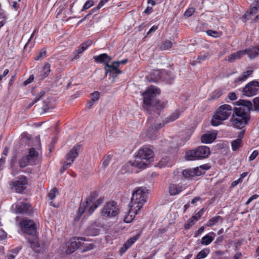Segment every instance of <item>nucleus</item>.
I'll return each mask as SVG.
<instances>
[{
  "instance_id": "f257e3e1",
  "label": "nucleus",
  "mask_w": 259,
  "mask_h": 259,
  "mask_svg": "<svg viewBox=\"0 0 259 259\" xmlns=\"http://www.w3.org/2000/svg\"><path fill=\"white\" fill-rule=\"evenodd\" d=\"M236 104L242 107L234 108L231 121L233 127L241 129L250 119L249 112L252 109V104L248 100H239Z\"/></svg>"
},
{
  "instance_id": "f03ea898",
  "label": "nucleus",
  "mask_w": 259,
  "mask_h": 259,
  "mask_svg": "<svg viewBox=\"0 0 259 259\" xmlns=\"http://www.w3.org/2000/svg\"><path fill=\"white\" fill-rule=\"evenodd\" d=\"M148 190L146 188L140 187L133 192L131 202L129 204L130 209L127 215L125 217L124 221L127 223L131 222L146 203L147 198Z\"/></svg>"
},
{
  "instance_id": "7ed1b4c3",
  "label": "nucleus",
  "mask_w": 259,
  "mask_h": 259,
  "mask_svg": "<svg viewBox=\"0 0 259 259\" xmlns=\"http://www.w3.org/2000/svg\"><path fill=\"white\" fill-rule=\"evenodd\" d=\"M154 153L149 147H144L139 150L135 160L130 163L138 168H144L153 160Z\"/></svg>"
},
{
  "instance_id": "20e7f679",
  "label": "nucleus",
  "mask_w": 259,
  "mask_h": 259,
  "mask_svg": "<svg viewBox=\"0 0 259 259\" xmlns=\"http://www.w3.org/2000/svg\"><path fill=\"white\" fill-rule=\"evenodd\" d=\"M232 107L230 105L225 104L221 106L218 111L213 116L211 122L213 126H218L222 122L226 120L231 114Z\"/></svg>"
},
{
  "instance_id": "39448f33",
  "label": "nucleus",
  "mask_w": 259,
  "mask_h": 259,
  "mask_svg": "<svg viewBox=\"0 0 259 259\" xmlns=\"http://www.w3.org/2000/svg\"><path fill=\"white\" fill-rule=\"evenodd\" d=\"M210 154V151L208 147L201 146L187 152L185 157L187 160H195L207 158Z\"/></svg>"
},
{
  "instance_id": "423d86ee",
  "label": "nucleus",
  "mask_w": 259,
  "mask_h": 259,
  "mask_svg": "<svg viewBox=\"0 0 259 259\" xmlns=\"http://www.w3.org/2000/svg\"><path fill=\"white\" fill-rule=\"evenodd\" d=\"M39 153L34 148H31L28 154L22 156L18 160V164L20 167L24 168L28 165H36L38 160Z\"/></svg>"
},
{
  "instance_id": "0eeeda50",
  "label": "nucleus",
  "mask_w": 259,
  "mask_h": 259,
  "mask_svg": "<svg viewBox=\"0 0 259 259\" xmlns=\"http://www.w3.org/2000/svg\"><path fill=\"white\" fill-rule=\"evenodd\" d=\"M119 212V209L116 202H109L106 203L101 211V216L104 219L114 217Z\"/></svg>"
},
{
  "instance_id": "6e6552de",
  "label": "nucleus",
  "mask_w": 259,
  "mask_h": 259,
  "mask_svg": "<svg viewBox=\"0 0 259 259\" xmlns=\"http://www.w3.org/2000/svg\"><path fill=\"white\" fill-rule=\"evenodd\" d=\"M160 94V90L154 86H150L147 91L143 94L144 97V107H150L153 102V98Z\"/></svg>"
},
{
  "instance_id": "1a4fd4ad",
  "label": "nucleus",
  "mask_w": 259,
  "mask_h": 259,
  "mask_svg": "<svg viewBox=\"0 0 259 259\" xmlns=\"http://www.w3.org/2000/svg\"><path fill=\"white\" fill-rule=\"evenodd\" d=\"M80 148V145H76L66 154L65 156L66 161L64 162L60 169L61 172L64 171L68 167L71 166L75 158L77 157Z\"/></svg>"
},
{
  "instance_id": "9d476101",
  "label": "nucleus",
  "mask_w": 259,
  "mask_h": 259,
  "mask_svg": "<svg viewBox=\"0 0 259 259\" xmlns=\"http://www.w3.org/2000/svg\"><path fill=\"white\" fill-rule=\"evenodd\" d=\"M27 179L25 176H21L16 180L10 182V186L12 190L17 193H22L27 185Z\"/></svg>"
},
{
  "instance_id": "9b49d317",
  "label": "nucleus",
  "mask_w": 259,
  "mask_h": 259,
  "mask_svg": "<svg viewBox=\"0 0 259 259\" xmlns=\"http://www.w3.org/2000/svg\"><path fill=\"white\" fill-rule=\"evenodd\" d=\"M21 230L24 233L30 235H34L36 232V227L32 220L24 219L20 223Z\"/></svg>"
},
{
  "instance_id": "f8f14e48",
  "label": "nucleus",
  "mask_w": 259,
  "mask_h": 259,
  "mask_svg": "<svg viewBox=\"0 0 259 259\" xmlns=\"http://www.w3.org/2000/svg\"><path fill=\"white\" fill-rule=\"evenodd\" d=\"M87 240L85 237H77L70 239L66 243V253L71 254L82 245L81 241H85Z\"/></svg>"
},
{
  "instance_id": "ddd939ff",
  "label": "nucleus",
  "mask_w": 259,
  "mask_h": 259,
  "mask_svg": "<svg viewBox=\"0 0 259 259\" xmlns=\"http://www.w3.org/2000/svg\"><path fill=\"white\" fill-rule=\"evenodd\" d=\"M258 88L259 82L256 80L252 81L242 89V94L246 97L253 96L257 93Z\"/></svg>"
},
{
  "instance_id": "4468645a",
  "label": "nucleus",
  "mask_w": 259,
  "mask_h": 259,
  "mask_svg": "<svg viewBox=\"0 0 259 259\" xmlns=\"http://www.w3.org/2000/svg\"><path fill=\"white\" fill-rule=\"evenodd\" d=\"M167 73L165 70L160 71L158 69H156L154 70L153 72L151 73L150 79H149V77L148 76H147L146 78L150 81L157 82L160 79L167 80Z\"/></svg>"
},
{
  "instance_id": "2eb2a0df",
  "label": "nucleus",
  "mask_w": 259,
  "mask_h": 259,
  "mask_svg": "<svg viewBox=\"0 0 259 259\" xmlns=\"http://www.w3.org/2000/svg\"><path fill=\"white\" fill-rule=\"evenodd\" d=\"M118 64L117 62H114L111 65H109L108 62H106L104 66V68L106 70V75L108 73L115 74V76H113V81H114L117 74L121 73V71L118 69L119 67Z\"/></svg>"
},
{
  "instance_id": "dca6fc26",
  "label": "nucleus",
  "mask_w": 259,
  "mask_h": 259,
  "mask_svg": "<svg viewBox=\"0 0 259 259\" xmlns=\"http://www.w3.org/2000/svg\"><path fill=\"white\" fill-rule=\"evenodd\" d=\"M102 225L100 223L95 222L89 226L85 231V234L88 236L98 235L100 231Z\"/></svg>"
},
{
  "instance_id": "f3484780",
  "label": "nucleus",
  "mask_w": 259,
  "mask_h": 259,
  "mask_svg": "<svg viewBox=\"0 0 259 259\" xmlns=\"http://www.w3.org/2000/svg\"><path fill=\"white\" fill-rule=\"evenodd\" d=\"M92 200L87 199L85 203L81 204L78 208L77 212V220H79L81 215L85 212H88L89 215V209L90 206H92Z\"/></svg>"
},
{
  "instance_id": "a211bd4d",
  "label": "nucleus",
  "mask_w": 259,
  "mask_h": 259,
  "mask_svg": "<svg viewBox=\"0 0 259 259\" xmlns=\"http://www.w3.org/2000/svg\"><path fill=\"white\" fill-rule=\"evenodd\" d=\"M164 126L163 124L160 123L157 126H154L149 127L146 132V136L150 140H154L156 137L157 131L158 129L162 128Z\"/></svg>"
},
{
  "instance_id": "6ab92c4d",
  "label": "nucleus",
  "mask_w": 259,
  "mask_h": 259,
  "mask_svg": "<svg viewBox=\"0 0 259 259\" xmlns=\"http://www.w3.org/2000/svg\"><path fill=\"white\" fill-rule=\"evenodd\" d=\"M184 189L185 187L182 185L171 184L169 186V193L170 195H176Z\"/></svg>"
},
{
  "instance_id": "aec40b11",
  "label": "nucleus",
  "mask_w": 259,
  "mask_h": 259,
  "mask_svg": "<svg viewBox=\"0 0 259 259\" xmlns=\"http://www.w3.org/2000/svg\"><path fill=\"white\" fill-rule=\"evenodd\" d=\"M253 6H251L249 11L246 12V13L242 16V19L244 22H245L247 20L250 19V17L257 12L259 6H257L254 4Z\"/></svg>"
},
{
  "instance_id": "412c9836",
  "label": "nucleus",
  "mask_w": 259,
  "mask_h": 259,
  "mask_svg": "<svg viewBox=\"0 0 259 259\" xmlns=\"http://www.w3.org/2000/svg\"><path fill=\"white\" fill-rule=\"evenodd\" d=\"M217 134L215 133H207L203 134L201 137V141L203 143H211L216 138Z\"/></svg>"
},
{
  "instance_id": "4be33fe9",
  "label": "nucleus",
  "mask_w": 259,
  "mask_h": 259,
  "mask_svg": "<svg viewBox=\"0 0 259 259\" xmlns=\"http://www.w3.org/2000/svg\"><path fill=\"white\" fill-rule=\"evenodd\" d=\"M30 207V205L29 203H20L16 206V212L22 214L27 213Z\"/></svg>"
},
{
  "instance_id": "5701e85b",
  "label": "nucleus",
  "mask_w": 259,
  "mask_h": 259,
  "mask_svg": "<svg viewBox=\"0 0 259 259\" xmlns=\"http://www.w3.org/2000/svg\"><path fill=\"white\" fill-rule=\"evenodd\" d=\"M247 53V50H242L236 53L231 54L228 56V61L230 62H233L237 59H240L244 54Z\"/></svg>"
},
{
  "instance_id": "b1692460",
  "label": "nucleus",
  "mask_w": 259,
  "mask_h": 259,
  "mask_svg": "<svg viewBox=\"0 0 259 259\" xmlns=\"http://www.w3.org/2000/svg\"><path fill=\"white\" fill-rule=\"evenodd\" d=\"M140 236V234H138L136 236L128 239L127 241L124 244L123 247L121 248V251L125 252L128 249Z\"/></svg>"
},
{
  "instance_id": "393cba45",
  "label": "nucleus",
  "mask_w": 259,
  "mask_h": 259,
  "mask_svg": "<svg viewBox=\"0 0 259 259\" xmlns=\"http://www.w3.org/2000/svg\"><path fill=\"white\" fill-rule=\"evenodd\" d=\"M94 59L96 62L98 63H105V64L106 62L109 63L112 59L111 57L106 54H102L99 56H94Z\"/></svg>"
},
{
  "instance_id": "a878e982",
  "label": "nucleus",
  "mask_w": 259,
  "mask_h": 259,
  "mask_svg": "<svg viewBox=\"0 0 259 259\" xmlns=\"http://www.w3.org/2000/svg\"><path fill=\"white\" fill-rule=\"evenodd\" d=\"M215 234L213 232H210L208 234L203 236L200 243L203 245H208L214 240Z\"/></svg>"
},
{
  "instance_id": "bb28decb",
  "label": "nucleus",
  "mask_w": 259,
  "mask_h": 259,
  "mask_svg": "<svg viewBox=\"0 0 259 259\" xmlns=\"http://www.w3.org/2000/svg\"><path fill=\"white\" fill-rule=\"evenodd\" d=\"M245 50H247L246 54H248L250 59H254L259 55V45L252 48L245 49Z\"/></svg>"
},
{
  "instance_id": "cd10ccee",
  "label": "nucleus",
  "mask_w": 259,
  "mask_h": 259,
  "mask_svg": "<svg viewBox=\"0 0 259 259\" xmlns=\"http://www.w3.org/2000/svg\"><path fill=\"white\" fill-rule=\"evenodd\" d=\"M210 166L208 164L201 165L194 168L196 176H200L205 173V170L209 169Z\"/></svg>"
},
{
  "instance_id": "c85d7f7f",
  "label": "nucleus",
  "mask_w": 259,
  "mask_h": 259,
  "mask_svg": "<svg viewBox=\"0 0 259 259\" xmlns=\"http://www.w3.org/2000/svg\"><path fill=\"white\" fill-rule=\"evenodd\" d=\"M223 222V218L220 216H215L212 218L211 219L209 220L207 223V226L209 227H211L219 222Z\"/></svg>"
},
{
  "instance_id": "c756f323",
  "label": "nucleus",
  "mask_w": 259,
  "mask_h": 259,
  "mask_svg": "<svg viewBox=\"0 0 259 259\" xmlns=\"http://www.w3.org/2000/svg\"><path fill=\"white\" fill-rule=\"evenodd\" d=\"M58 193V190L56 188H54L53 189H52L49 193L48 197L50 200H53L56 197V194ZM50 205L54 207H56V205H55V203H54V202L52 201L50 202Z\"/></svg>"
},
{
  "instance_id": "7c9ffc66",
  "label": "nucleus",
  "mask_w": 259,
  "mask_h": 259,
  "mask_svg": "<svg viewBox=\"0 0 259 259\" xmlns=\"http://www.w3.org/2000/svg\"><path fill=\"white\" fill-rule=\"evenodd\" d=\"M183 175L185 178L192 179L196 176L194 168L185 169L183 172Z\"/></svg>"
},
{
  "instance_id": "2f4dec72",
  "label": "nucleus",
  "mask_w": 259,
  "mask_h": 259,
  "mask_svg": "<svg viewBox=\"0 0 259 259\" xmlns=\"http://www.w3.org/2000/svg\"><path fill=\"white\" fill-rule=\"evenodd\" d=\"M223 94V91L221 89L215 90L210 95L209 100H214L220 97Z\"/></svg>"
},
{
  "instance_id": "473e14b6",
  "label": "nucleus",
  "mask_w": 259,
  "mask_h": 259,
  "mask_svg": "<svg viewBox=\"0 0 259 259\" xmlns=\"http://www.w3.org/2000/svg\"><path fill=\"white\" fill-rule=\"evenodd\" d=\"M209 251L210 250L209 249L204 248L197 253L196 257L194 259L204 258L208 255V254L209 253Z\"/></svg>"
},
{
  "instance_id": "72a5a7b5",
  "label": "nucleus",
  "mask_w": 259,
  "mask_h": 259,
  "mask_svg": "<svg viewBox=\"0 0 259 259\" xmlns=\"http://www.w3.org/2000/svg\"><path fill=\"white\" fill-rule=\"evenodd\" d=\"M252 72L253 71L251 70H247L245 72H244L240 76L238 77V78L237 79V81H244L248 78L249 76H250L252 73Z\"/></svg>"
},
{
  "instance_id": "f704fd0d",
  "label": "nucleus",
  "mask_w": 259,
  "mask_h": 259,
  "mask_svg": "<svg viewBox=\"0 0 259 259\" xmlns=\"http://www.w3.org/2000/svg\"><path fill=\"white\" fill-rule=\"evenodd\" d=\"M103 200L102 198L99 199L96 202H94V203L92 204V206H90L89 209V214H91L94 210L98 207V206L103 203Z\"/></svg>"
},
{
  "instance_id": "c9c22d12",
  "label": "nucleus",
  "mask_w": 259,
  "mask_h": 259,
  "mask_svg": "<svg viewBox=\"0 0 259 259\" xmlns=\"http://www.w3.org/2000/svg\"><path fill=\"white\" fill-rule=\"evenodd\" d=\"M180 113L179 112L177 111L172 113L169 117L166 118L165 120L166 123H168L170 122H172L174 120H176L179 117Z\"/></svg>"
},
{
  "instance_id": "e433bc0d",
  "label": "nucleus",
  "mask_w": 259,
  "mask_h": 259,
  "mask_svg": "<svg viewBox=\"0 0 259 259\" xmlns=\"http://www.w3.org/2000/svg\"><path fill=\"white\" fill-rule=\"evenodd\" d=\"M209 56V54L208 52H201L199 54L197 59V60L195 61L197 63H201L202 61L205 60L207 58H208Z\"/></svg>"
},
{
  "instance_id": "4c0bfd02",
  "label": "nucleus",
  "mask_w": 259,
  "mask_h": 259,
  "mask_svg": "<svg viewBox=\"0 0 259 259\" xmlns=\"http://www.w3.org/2000/svg\"><path fill=\"white\" fill-rule=\"evenodd\" d=\"M242 142L239 140H234L231 143L232 148L233 151L237 150L240 147H241Z\"/></svg>"
},
{
  "instance_id": "58836bf2",
  "label": "nucleus",
  "mask_w": 259,
  "mask_h": 259,
  "mask_svg": "<svg viewBox=\"0 0 259 259\" xmlns=\"http://www.w3.org/2000/svg\"><path fill=\"white\" fill-rule=\"evenodd\" d=\"M89 47V45H87V43H82L80 47H78L76 50L77 55L74 56L75 58H77L78 57L77 55L82 53L84 52L87 48Z\"/></svg>"
},
{
  "instance_id": "ea45409f",
  "label": "nucleus",
  "mask_w": 259,
  "mask_h": 259,
  "mask_svg": "<svg viewBox=\"0 0 259 259\" xmlns=\"http://www.w3.org/2000/svg\"><path fill=\"white\" fill-rule=\"evenodd\" d=\"M172 46V42L171 41L167 40L164 41L160 47V50H166L171 48Z\"/></svg>"
},
{
  "instance_id": "a19ab883",
  "label": "nucleus",
  "mask_w": 259,
  "mask_h": 259,
  "mask_svg": "<svg viewBox=\"0 0 259 259\" xmlns=\"http://www.w3.org/2000/svg\"><path fill=\"white\" fill-rule=\"evenodd\" d=\"M196 222V219H195L194 217H192L190 218L185 224L184 227L185 229H189L190 228V227L194 225Z\"/></svg>"
},
{
  "instance_id": "79ce46f5",
  "label": "nucleus",
  "mask_w": 259,
  "mask_h": 259,
  "mask_svg": "<svg viewBox=\"0 0 259 259\" xmlns=\"http://www.w3.org/2000/svg\"><path fill=\"white\" fill-rule=\"evenodd\" d=\"M206 33L209 36H211L215 38L220 37L222 34V33L212 30H208L206 31Z\"/></svg>"
},
{
  "instance_id": "37998d69",
  "label": "nucleus",
  "mask_w": 259,
  "mask_h": 259,
  "mask_svg": "<svg viewBox=\"0 0 259 259\" xmlns=\"http://www.w3.org/2000/svg\"><path fill=\"white\" fill-rule=\"evenodd\" d=\"M51 65L49 63H46L44 66L43 72H44V77H45L49 74L51 69H50Z\"/></svg>"
},
{
  "instance_id": "c03bdc74",
  "label": "nucleus",
  "mask_w": 259,
  "mask_h": 259,
  "mask_svg": "<svg viewBox=\"0 0 259 259\" xmlns=\"http://www.w3.org/2000/svg\"><path fill=\"white\" fill-rule=\"evenodd\" d=\"M111 159V157L110 155H107L103 159L102 165L103 167L105 168H106L109 164Z\"/></svg>"
},
{
  "instance_id": "a18cd8bd",
  "label": "nucleus",
  "mask_w": 259,
  "mask_h": 259,
  "mask_svg": "<svg viewBox=\"0 0 259 259\" xmlns=\"http://www.w3.org/2000/svg\"><path fill=\"white\" fill-rule=\"evenodd\" d=\"M166 105V103L164 102L161 101H156L155 103H154V106L156 107L158 109H161L163 108Z\"/></svg>"
},
{
  "instance_id": "49530a36",
  "label": "nucleus",
  "mask_w": 259,
  "mask_h": 259,
  "mask_svg": "<svg viewBox=\"0 0 259 259\" xmlns=\"http://www.w3.org/2000/svg\"><path fill=\"white\" fill-rule=\"evenodd\" d=\"M46 55V51L45 50H41L39 53H38L35 57V59L36 60H40V59L44 58Z\"/></svg>"
},
{
  "instance_id": "de8ad7c7",
  "label": "nucleus",
  "mask_w": 259,
  "mask_h": 259,
  "mask_svg": "<svg viewBox=\"0 0 259 259\" xmlns=\"http://www.w3.org/2000/svg\"><path fill=\"white\" fill-rule=\"evenodd\" d=\"M254 110L255 111H259V97H256L253 100Z\"/></svg>"
},
{
  "instance_id": "09e8293b",
  "label": "nucleus",
  "mask_w": 259,
  "mask_h": 259,
  "mask_svg": "<svg viewBox=\"0 0 259 259\" xmlns=\"http://www.w3.org/2000/svg\"><path fill=\"white\" fill-rule=\"evenodd\" d=\"M95 245L94 243H89L87 244L84 246L83 249L82 250L83 252L87 251L93 249L95 247Z\"/></svg>"
},
{
  "instance_id": "8fccbe9b",
  "label": "nucleus",
  "mask_w": 259,
  "mask_h": 259,
  "mask_svg": "<svg viewBox=\"0 0 259 259\" xmlns=\"http://www.w3.org/2000/svg\"><path fill=\"white\" fill-rule=\"evenodd\" d=\"M94 5L93 1H88L84 4L82 10H85L89 9L91 7H92Z\"/></svg>"
},
{
  "instance_id": "3c124183",
  "label": "nucleus",
  "mask_w": 259,
  "mask_h": 259,
  "mask_svg": "<svg viewBox=\"0 0 259 259\" xmlns=\"http://www.w3.org/2000/svg\"><path fill=\"white\" fill-rule=\"evenodd\" d=\"M195 9L193 8H190L186 11L184 15L186 17H190L193 15Z\"/></svg>"
},
{
  "instance_id": "603ef678",
  "label": "nucleus",
  "mask_w": 259,
  "mask_h": 259,
  "mask_svg": "<svg viewBox=\"0 0 259 259\" xmlns=\"http://www.w3.org/2000/svg\"><path fill=\"white\" fill-rule=\"evenodd\" d=\"M45 94V92L44 90H41L37 95H36L34 102H37L43 96H44Z\"/></svg>"
},
{
  "instance_id": "864d4df0",
  "label": "nucleus",
  "mask_w": 259,
  "mask_h": 259,
  "mask_svg": "<svg viewBox=\"0 0 259 259\" xmlns=\"http://www.w3.org/2000/svg\"><path fill=\"white\" fill-rule=\"evenodd\" d=\"M91 96V100L96 102L99 99V93L98 92H95L92 94Z\"/></svg>"
},
{
  "instance_id": "5fc2aeb1",
  "label": "nucleus",
  "mask_w": 259,
  "mask_h": 259,
  "mask_svg": "<svg viewBox=\"0 0 259 259\" xmlns=\"http://www.w3.org/2000/svg\"><path fill=\"white\" fill-rule=\"evenodd\" d=\"M258 152L257 150L253 151V152L252 153V154L249 157V161H251L253 160L256 157V156L258 155Z\"/></svg>"
},
{
  "instance_id": "6e6d98bb",
  "label": "nucleus",
  "mask_w": 259,
  "mask_h": 259,
  "mask_svg": "<svg viewBox=\"0 0 259 259\" xmlns=\"http://www.w3.org/2000/svg\"><path fill=\"white\" fill-rule=\"evenodd\" d=\"M204 213V209L202 208L200 209L198 212H197L195 215L193 216V217H194L195 219H196V221H197L202 216V215Z\"/></svg>"
},
{
  "instance_id": "4d7b16f0",
  "label": "nucleus",
  "mask_w": 259,
  "mask_h": 259,
  "mask_svg": "<svg viewBox=\"0 0 259 259\" xmlns=\"http://www.w3.org/2000/svg\"><path fill=\"white\" fill-rule=\"evenodd\" d=\"M98 193L96 191L94 192L91 194V196L88 199L92 200V204H93L94 203V201L95 200L96 198L98 197Z\"/></svg>"
},
{
  "instance_id": "13d9d810",
  "label": "nucleus",
  "mask_w": 259,
  "mask_h": 259,
  "mask_svg": "<svg viewBox=\"0 0 259 259\" xmlns=\"http://www.w3.org/2000/svg\"><path fill=\"white\" fill-rule=\"evenodd\" d=\"M228 97L231 101H234L237 99V96L234 92L229 93L228 95Z\"/></svg>"
},
{
  "instance_id": "bf43d9fd",
  "label": "nucleus",
  "mask_w": 259,
  "mask_h": 259,
  "mask_svg": "<svg viewBox=\"0 0 259 259\" xmlns=\"http://www.w3.org/2000/svg\"><path fill=\"white\" fill-rule=\"evenodd\" d=\"M259 197L258 195L255 194L250 197L245 203V205H248L252 200L257 199Z\"/></svg>"
},
{
  "instance_id": "052dcab7",
  "label": "nucleus",
  "mask_w": 259,
  "mask_h": 259,
  "mask_svg": "<svg viewBox=\"0 0 259 259\" xmlns=\"http://www.w3.org/2000/svg\"><path fill=\"white\" fill-rule=\"evenodd\" d=\"M38 32V30L37 29H35L32 34L31 35L30 38H29L28 40L27 41V43L26 44V45H25L24 46V49L26 48L28 46V45L29 44V43L31 41V39L33 38V37L34 36V34L36 33H37Z\"/></svg>"
},
{
  "instance_id": "680f3d73",
  "label": "nucleus",
  "mask_w": 259,
  "mask_h": 259,
  "mask_svg": "<svg viewBox=\"0 0 259 259\" xmlns=\"http://www.w3.org/2000/svg\"><path fill=\"white\" fill-rule=\"evenodd\" d=\"M33 79H34L33 75H30L27 79H26V80L24 81V84L25 85H26L31 83L33 80Z\"/></svg>"
},
{
  "instance_id": "e2e57ef3",
  "label": "nucleus",
  "mask_w": 259,
  "mask_h": 259,
  "mask_svg": "<svg viewBox=\"0 0 259 259\" xmlns=\"http://www.w3.org/2000/svg\"><path fill=\"white\" fill-rule=\"evenodd\" d=\"M204 227L203 226H202L197 231V232H196L195 234V237H197L199 236H200V235L202 233V232L204 231Z\"/></svg>"
},
{
  "instance_id": "0e129e2a",
  "label": "nucleus",
  "mask_w": 259,
  "mask_h": 259,
  "mask_svg": "<svg viewBox=\"0 0 259 259\" xmlns=\"http://www.w3.org/2000/svg\"><path fill=\"white\" fill-rule=\"evenodd\" d=\"M244 133V131H240L238 135L237 138L236 139V140H239V141L242 142V139L243 138Z\"/></svg>"
},
{
  "instance_id": "69168bd1",
  "label": "nucleus",
  "mask_w": 259,
  "mask_h": 259,
  "mask_svg": "<svg viewBox=\"0 0 259 259\" xmlns=\"http://www.w3.org/2000/svg\"><path fill=\"white\" fill-rule=\"evenodd\" d=\"M242 182V179L239 178L238 180L233 181L231 184V186L232 187H234L236 186L238 184L241 183Z\"/></svg>"
},
{
  "instance_id": "338daca9",
  "label": "nucleus",
  "mask_w": 259,
  "mask_h": 259,
  "mask_svg": "<svg viewBox=\"0 0 259 259\" xmlns=\"http://www.w3.org/2000/svg\"><path fill=\"white\" fill-rule=\"evenodd\" d=\"M22 249V246H18L16 248L13 249L11 250V252L13 253L17 254L19 251Z\"/></svg>"
},
{
  "instance_id": "774afa93",
  "label": "nucleus",
  "mask_w": 259,
  "mask_h": 259,
  "mask_svg": "<svg viewBox=\"0 0 259 259\" xmlns=\"http://www.w3.org/2000/svg\"><path fill=\"white\" fill-rule=\"evenodd\" d=\"M20 1V0H18V1H14L12 2V7L15 10H17L19 8V6L18 5V2H19Z\"/></svg>"
}]
</instances>
